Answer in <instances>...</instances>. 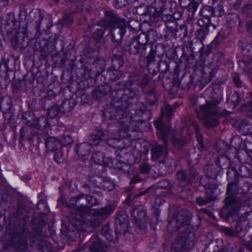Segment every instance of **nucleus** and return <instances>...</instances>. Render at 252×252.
<instances>
[{"instance_id": "obj_1", "label": "nucleus", "mask_w": 252, "mask_h": 252, "mask_svg": "<svg viewBox=\"0 0 252 252\" xmlns=\"http://www.w3.org/2000/svg\"><path fill=\"white\" fill-rule=\"evenodd\" d=\"M82 200H85L90 206L81 204L75 212H71L69 220L77 230L89 231L98 226L102 220L105 219L113 211L110 205L100 209L92 210L91 207L99 204L96 198L89 194H84Z\"/></svg>"}, {"instance_id": "obj_2", "label": "nucleus", "mask_w": 252, "mask_h": 252, "mask_svg": "<svg viewBox=\"0 0 252 252\" xmlns=\"http://www.w3.org/2000/svg\"><path fill=\"white\" fill-rule=\"evenodd\" d=\"M1 26L6 32L7 37L11 40V44L14 48L25 49L28 42L25 43V38H28L29 32L27 30V24L21 23L17 29L14 15L8 13L1 17Z\"/></svg>"}, {"instance_id": "obj_3", "label": "nucleus", "mask_w": 252, "mask_h": 252, "mask_svg": "<svg viewBox=\"0 0 252 252\" xmlns=\"http://www.w3.org/2000/svg\"><path fill=\"white\" fill-rule=\"evenodd\" d=\"M105 18L98 22V25L111 30V35L114 42L122 40L126 32V21L118 17L112 11L104 12Z\"/></svg>"}, {"instance_id": "obj_4", "label": "nucleus", "mask_w": 252, "mask_h": 252, "mask_svg": "<svg viewBox=\"0 0 252 252\" xmlns=\"http://www.w3.org/2000/svg\"><path fill=\"white\" fill-rule=\"evenodd\" d=\"M221 101L220 98H215L200 106L197 115L199 119L204 121L206 127H213L218 125V120L222 115L218 107Z\"/></svg>"}, {"instance_id": "obj_5", "label": "nucleus", "mask_w": 252, "mask_h": 252, "mask_svg": "<svg viewBox=\"0 0 252 252\" xmlns=\"http://www.w3.org/2000/svg\"><path fill=\"white\" fill-rule=\"evenodd\" d=\"M125 111L122 110L123 114H126V117H123L120 120L122 128L125 131H135L136 128L139 127V124H142L145 121L140 117L144 114L147 109L143 104H139L135 112V116L133 117L129 113L128 107H125Z\"/></svg>"}, {"instance_id": "obj_6", "label": "nucleus", "mask_w": 252, "mask_h": 252, "mask_svg": "<svg viewBox=\"0 0 252 252\" xmlns=\"http://www.w3.org/2000/svg\"><path fill=\"white\" fill-rule=\"evenodd\" d=\"M189 224L188 216L180 212L177 215L172 216L170 219L167 229L170 233L179 231L181 233H185L183 235L187 236L190 227Z\"/></svg>"}, {"instance_id": "obj_7", "label": "nucleus", "mask_w": 252, "mask_h": 252, "mask_svg": "<svg viewBox=\"0 0 252 252\" xmlns=\"http://www.w3.org/2000/svg\"><path fill=\"white\" fill-rule=\"evenodd\" d=\"M233 186L232 184L228 185L226 193L227 196L225 198V205L220 211V215L221 217L229 218L237 213L240 208L239 203L235 200L234 197L231 194Z\"/></svg>"}, {"instance_id": "obj_8", "label": "nucleus", "mask_w": 252, "mask_h": 252, "mask_svg": "<svg viewBox=\"0 0 252 252\" xmlns=\"http://www.w3.org/2000/svg\"><path fill=\"white\" fill-rule=\"evenodd\" d=\"M117 86L118 87L115 88V92L112 94L115 97L114 100L119 102V104L124 107H128V101L135 95V93L124 82H119Z\"/></svg>"}, {"instance_id": "obj_9", "label": "nucleus", "mask_w": 252, "mask_h": 252, "mask_svg": "<svg viewBox=\"0 0 252 252\" xmlns=\"http://www.w3.org/2000/svg\"><path fill=\"white\" fill-rule=\"evenodd\" d=\"M209 175L207 174L205 179L208 180V182L203 185L206 189V194L207 196L205 198L199 196L196 199V203L199 206L206 205L208 202L213 201L216 199L217 195L219 193L217 189V185L214 182L212 178H209Z\"/></svg>"}, {"instance_id": "obj_10", "label": "nucleus", "mask_w": 252, "mask_h": 252, "mask_svg": "<svg viewBox=\"0 0 252 252\" xmlns=\"http://www.w3.org/2000/svg\"><path fill=\"white\" fill-rule=\"evenodd\" d=\"M28 124L29 126H32L30 127V130L32 136L29 138V140L36 137L38 141H40L42 136L45 134L44 131V129L49 127L47 119L44 117H41L36 119L32 124L30 123L29 121L28 122Z\"/></svg>"}, {"instance_id": "obj_11", "label": "nucleus", "mask_w": 252, "mask_h": 252, "mask_svg": "<svg viewBox=\"0 0 252 252\" xmlns=\"http://www.w3.org/2000/svg\"><path fill=\"white\" fill-rule=\"evenodd\" d=\"M198 175V173L194 169L186 171L180 170L176 173V177L179 183L185 182L190 185H192L193 182L198 185L202 184L201 178Z\"/></svg>"}, {"instance_id": "obj_12", "label": "nucleus", "mask_w": 252, "mask_h": 252, "mask_svg": "<svg viewBox=\"0 0 252 252\" xmlns=\"http://www.w3.org/2000/svg\"><path fill=\"white\" fill-rule=\"evenodd\" d=\"M28 235V231L23 226L20 230L16 231L12 236L11 240L12 246L19 250H25L27 247Z\"/></svg>"}, {"instance_id": "obj_13", "label": "nucleus", "mask_w": 252, "mask_h": 252, "mask_svg": "<svg viewBox=\"0 0 252 252\" xmlns=\"http://www.w3.org/2000/svg\"><path fill=\"white\" fill-rule=\"evenodd\" d=\"M114 106L111 105L110 107L104 109L103 111V115L106 120H111L116 119L117 117V115H121V117L119 119V123L122 127V125L120 123V120L123 117H126V114H123V112H121L122 110L125 111L126 108L121 104H119V102L115 101L113 104Z\"/></svg>"}, {"instance_id": "obj_14", "label": "nucleus", "mask_w": 252, "mask_h": 252, "mask_svg": "<svg viewBox=\"0 0 252 252\" xmlns=\"http://www.w3.org/2000/svg\"><path fill=\"white\" fill-rule=\"evenodd\" d=\"M143 36L145 38V42H142L140 41V36L131 40L128 46V50L130 54L133 55L139 54L141 56L145 55L147 40L146 37L145 35Z\"/></svg>"}, {"instance_id": "obj_15", "label": "nucleus", "mask_w": 252, "mask_h": 252, "mask_svg": "<svg viewBox=\"0 0 252 252\" xmlns=\"http://www.w3.org/2000/svg\"><path fill=\"white\" fill-rule=\"evenodd\" d=\"M132 216L135 219L136 224L141 229L146 227V212L142 206H139L135 208L132 212Z\"/></svg>"}, {"instance_id": "obj_16", "label": "nucleus", "mask_w": 252, "mask_h": 252, "mask_svg": "<svg viewBox=\"0 0 252 252\" xmlns=\"http://www.w3.org/2000/svg\"><path fill=\"white\" fill-rule=\"evenodd\" d=\"M190 245V242L187 236L182 235L178 237L172 244L171 247V252H181L182 250L188 249Z\"/></svg>"}, {"instance_id": "obj_17", "label": "nucleus", "mask_w": 252, "mask_h": 252, "mask_svg": "<svg viewBox=\"0 0 252 252\" xmlns=\"http://www.w3.org/2000/svg\"><path fill=\"white\" fill-rule=\"evenodd\" d=\"M107 131H98L96 134L91 135L89 137V142H87L91 145L96 146L99 144L100 141L104 140L107 142V144L111 146L112 145L109 143V141L111 139L109 138Z\"/></svg>"}, {"instance_id": "obj_18", "label": "nucleus", "mask_w": 252, "mask_h": 252, "mask_svg": "<svg viewBox=\"0 0 252 252\" xmlns=\"http://www.w3.org/2000/svg\"><path fill=\"white\" fill-rule=\"evenodd\" d=\"M162 140L163 141V145L157 144L153 146L151 149V158L153 160H156L160 158L163 154L166 155L167 154V139H162Z\"/></svg>"}, {"instance_id": "obj_19", "label": "nucleus", "mask_w": 252, "mask_h": 252, "mask_svg": "<svg viewBox=\"0 0 252 252\" xmlns=\"http://www.w3.org/2000/svg\"><path fill=\"white\" fill-rule=\"evenodd\" d=\"M42 138L45 140L46 147L49 151H56L61 147V143L59 138L54 136L47 137L46 134L43 135Z\"/></svg>"}, {"instance_id": "obj_20", "label": "nucleus", "mask_w": 252, "mask_h": 252, "mask_svg": "<svg viewBox=\"0 0 252 252\" xmlns=\"http://www.w3.org/2000/svg\"><path fill=\"white\" fill-rule=\"evenodd\" d=\"M168 138H171L172 140V145L176 148H181L186 143L183 137H178L177 131L173 130L168 131L167 140Z\"/></svg>"}, {"instance_id": "obj_21", "label": "nucleus", "mask_w": 252, "mask_h": 252, "mask_svg": "<svg viewBox=\"0 0 252 252\" xmlns=\"http://www.w3.org/2000/svg\"><path fill=\"white\" fill-rule=\"evenodd\" d=\"M88 245L91 251L93 252H105V247L104 243L97 238H91Z\"/></svg>"}, {"instance_id": "obj_22", "label": "nucleus", "mask_w": 252, "mask_h": 252, "mask_svg": "<svg viewBox=\"0 0 252 252\" xmlns=\"http://www.w3.org/2000/svg\"><path fill=\"white\" fill-rule=\"evenodd\" d=\"M209 9H211L210 7H204L200 11L202 17L199 19L197 21V25L201 27H207L210 26L211 20L210 15L206 14Z\"/></svg>"}, {"instance_id": "obj_23", "label": "nucleus", "mask_w": 252, "mask_h": 252, "mask_svg": "<svg viewBox=\"0 0 252 252\" xmlns=\"http://www.w3.org/2000/svg\"><path fill=\"white\" fill-rule=\"evenodd\" d=\"M162 117H163L160 116V117L156 121L155 123V126L157 130L159 131L161 138L167 139L168 131L172 130V129L170 127L164 128L163 122H162Z\"/></svg>"}, {"instance_id": "obj_24", "label": "nucleus", "mask_w": 252, "mask_h": 252, "mask_svg": "<svg viewBox=\"0 0 252 252\" xmlns=\"http://www.w3.org/2000/svg\"><path fill=\"white\" fill-rule=\"evenodd\" d=\"M91 148L89 144L84 142L77 144L75 148V151L79 156L84 157L89 154Z\"/></svg>"}, {"instance_id": "obj_25", "label": "nucleus", "mask_w": 252, "mask_h": 252, "mask_svg": "<svg viewBox=\"0 0 252 252\" xmlns=\"http://www.w3.org/2000/svg\"><path fill=\"white\" fill-rule=\"evenodd\" d=\"M106 159H107V158L104 157L103 153L96 152L93 154L91 161H93L94 163L99 165H106L108 164Z\"/></svg>"}, {"instance_id": "obj_26", "label": "nucleus", "mask_w": 252, "mask_h": 252, "mask_svg": "<svg viewBox=\"0 0 252 252\" xmlns=\"http://www.w3.org/2000/svg\"><path fill=\"white\" fill-rule=\"evenodd\" d=\"M173 187V182L167 180H162L158 182L157 188L158 189H166L168 192H172Z\"/></svg>"}, {"instance_id": "obj_27", "label": "nucleus", "mask_w": 252, "mask_h": 252, "mask_svg": "<svg viewBox=\"0 0 252 252\" xmlns=\"http://www.w3.org/2000/svg\"><path fill=\"white\" fill-rule=\"evenodd\" d=\"M1 109L3 113H9L12 110L11 100L9 98H3L1 101Z\"/></svg>"}, {"instance_id": "obj_28", "label": "nucleus", "mask_w": 252, "mask_h": 252, "mask_svg": "<svg viewBox=\"0 0 252 252\" xmlns=\"http://www.w3.org/2000/svg\"><path fill=\"white\" fill-rule=\"evenodd\" d=\"M166 1L160 0L158 3V6H156L155 14L157 17H160L166 12Z\"/></svg>"}, {"instance_id": "obj_29", "label": "nucleus", "mask_w": 252, "mask_h": 252, "mask_svg": "<svg viewBox=\"0 0 252 252\" xmlns=\"http://www.w3.org/2000/svg\"><path fill=\"white\" fill-rule=\"evenodd\" d=\"M146 99L148 103L151 105L156 104L158 96L154 89L150 90L147 94Z\"/></svg>"}, {"instance_id": "obj_30", "label": "nucleus", "mask_w": 252, "mask_h": 252, "mask_svg": "<svg viewBox=\"0 0 252 252\" xmlns=\"http://www.w3.org/2000/svg\"><path fill=\"white\" fill-rule=\"evenodd\" d=\"M73 102L69 100H65L63 101L61 105L60 109L61 111L63 113L69 112L71 111L74 107Z\"/></svg>"}, {"instance_id": "obj_31", "label": "nucleus", "mask_w": 252, "mask_h": 252, "mask_svg": "<svg viewBox=\"0 0 252 252\" xmlns=\"http://www.w3.org/2000/svg\"><path fill=\"white\" fill-rule=\"evenodd\" d=\"M34 23H35V29L37 32H38L40 29V25L42 20L43 19L44 16L41 11L36 12L34 13Z\"/></svg>"}, {"instance_id": "obj_32", "label": "nucleus", "mask_w": 252, "mask_h": 252, "mask_svg": "<svg viewBox=\"0 0 252 252\" xmlns=\"http://www.w3.org/2000/svg\"><path fill=\"white\" fill-rule=\"evenodd\" d=\"M191 125L193 126V127L194 128V129L196 132V139L200 145V148L201 149H204V144H203L202 137L199 132L200 129H199V126L197 125L196 123L194 121H192L191 122Z\"/></svg>"}, {"instance_id": "obj_33", "label": "nucleus", "mask_w": 252, "mask_h": 252, "mask_svg": "<svg viewBox=\"0 0 252 252\" xmlns=\"http://www.w3.org/2000/svg\"><path fill=\"white\" fill-rule=\"evenodd\" d=\"M61 143V146L62 145L66 146L72 143L73 139L70 134H63L59 138Z\"/></svg>"}, {"instance_id": "obj_34", "label": "nucleus", "mask_w": 252, "mask_h": 252, "mask_svg": "<svg viewBox=\"0 0 252 252\" xmlns=\"http://www.w3.org/2000/svg\"><path fill=\"white\" fill-rule=\"evenodd\" d=\"M251 170V169L247 166L245 165H241L239 168L237 174L239 176H241L243 178L250 177Z\"/></svg>"}, {"instance_id": "obj_35", "label": "nucleus", "mask_w": 252, "mask_h": 252, "mask_svg": "<svg viewBox=\"0 0 252 252\" xmlns=\"http://www.w3.org/2000/svg\"><path fill=\"white\" fill-rule=\"evenodd\" d=\"M166 115L167 118H171L173 115V108L172 106L167 104L165 107L161 109V116Z\"/></svg>"}, {"instance_id": "obj_36", "label": "nucleus", "mask_w": 252, "mask_h": 252, "mask_svg": "<svg viewBox=\"0 0 252 252\" xmlns=\"http://www.w3.org/2000/svg\"><path fill=\"white\" fill-rule=\"evenodd\" d=\"M140 76L135 73H130L128 76V86H132L134 85H137V83L139 81Z\"/></svg>"}, {"instance_id": "obj_37", "label": "nucleus", "mask_w": 252, "mask_h": 252, "mask_svg": "<svg viewBox=\"0 0 252 252\" xmlns=\"http://www.w3.org/2000/svg\"><path fill=\"white\" fill-rule=\"evenodd\" d=\"M208 34V32L206 30L199 29L195 33L196 38L203 44V41L204 40L206 35Z\"/></svg>"}, {"instance_id": "obj_38", "label": "nucleus", "mask_w": 252, "mask_h": 252, "mask_svg": "<svg viewBox=\"0 0 252 252\" xmlns=\"http://www.w3.org/2000/svg\"><path fill=\"white\" fill-rule=\"evenodd\" d=\"M84 196V194H80L77 197H74L70 199L69 202L67 205L68 208H74L75 207L77 203L80 202V200H82L83 197Z\"/></svg>"}, {"instance_id": "obj_39", "label": "nucleus", "mask_w": 252, "mask_h": 252, "mask_svg": "<svg viewBox=\"0 0 252 252\" xmlns=\"http://www.w3.org/2000/svg\"><path fill=\"white\" fill-rule=\"evenodd\" d=\"M61 111V109L57 106H54L49 109L48 111V114L50 118H54L56 117Z\"/></svg>"}, {"instance_id": "obj_40", "label": "nucleus", "mask_w": 252, "mask_h": 252, "mask_svg": "<svg viewBox=\"0 0 252 252\" xmlns=\"http://www.w3.org/2000/svg\"><path fill=\"white\" fill-rule=\"evenodd\" d=\"M150 78L148 74H144L141 78L140 77L139 81L137 83V85L141 87L146 86L149 83Z\"/></svg>"}, {"instance_id": "obj_41", "label": "nucleus", "mask_w": 252, "mask_h": 252, "mask_svg": "<svg viewBox=\"0 0 252 252\" xmlns=\"http://www.w3.org/2000/svg\"><path fill=\"white\" fill-rule=\"evenodd\" d=\"M223 7L221 5H218L217 7L213 8L212 10L211 14H213L214 16L220 17L224 14Z\"/></svg>"}, {"instance_id": "obj_42", "label": "nucleus", "mask_w": 252, "mask_h": 252, "mask_svg": "<svg viewBox=\"0 0 252 252\" xmlns=\"http://www.w3.org/2000/svg\"><path fill=\"white\" fill-rule=\"evenodd\" d=\"M39 249L43 252H50L52 250V245L48 242L43 241L41 243Z\"/></svg>"}, {"instance_id": "obj_43", "label": "nucleus", "mask_w": 252, "mask_h": 252, "mask_svg": "<svg viewBox=\"0 0 252 252\" xmlns=\"http://www.w3.org/2000/svg\"><path fill=\"white\" fill-rule=\"evenodd\" d=\"M94 181H95V180H90L89 181V184H85L83 185L82 187L85 189L86 191H88L91 193L94 192V190L92 189V186H93L94 188L97 186L94 183Z\"/></svg>"}, {"instance_id": "obj_44", "label": "nucleus", "mask_w": 252, "mask_h": 252, "mask_svg": "<svg viewBox=\"0 0 252 252\" xmlns=\"http://www.w3.org/2000/svg\"><path fill=\"white\" fill-rule=\"evenodd\" d=\"M155 54H156L155 50L153 47H151L150 53L146 57L147 64L148 65H150L151 63H152L155 62Z\"/></svg>"}, {"instance_id": "obj_45", "label": "nucleus", "mask_w": 252, "mask_h": 252, "mask_svg": "<svg viewBox=\"0 0 252 252\" xmlns=\"http://www.w3.org/2000/svg\"><path fill=\"white\" fill-rule=\"evenodd\" d=\"M54 160L58 163H61L63 161V153L61 150L56 152L54 157Z\"/></svg>"}, {"instance_id": "obj_46", "label": "nucleus", "mask_w": 252, "mask_h": 252, "mask_svg": "<svg viewBox=\"0 0 252 252\" xmlns=\"http://www.w3.org/2000/svg\"><path fill=\"white\" fill-rule=\"evenodd\" d=\"M158 67L159 71L164 72L165 71L168 69L169 65L165 61L160 60L158 63Z\"/></svg>"}, {"instance_id": "obj_47", "label": "nucleus", "mask_w": 252, "mask_h": 252, "mask_svg": "<svg viewBox=\"0 0 252 252\" xmlns=\"http://www.w3.org/2000/svg\"><path fill=\"white\" fill-rule=\"evenodd\" d=\"M222 232L227 236L231 237L237 236V234L234 232L233 229L228 227H223L222 228Z\"/></svg>"}, {"instance_id": "obj_48", "label": "nucleus", "mask_w": 252, "mask_h": 252, "mask_svg": "<svg viewBox=\"0 0 252 252\" xmlns=\"http://www.w3.org/2000/svg\"><path fill=\"white\" fill-rule=\"evenodd\" d=\"M104 34L103 30L97 29L93 35V38L96 41H99L103 37Z\"/></svg>"}, {"instance_id": "obj_49", "label": "nucleus", "mask_w": 252, "mask_h": 252, "mask_svg": "<svg viewBox=\"0 0 252 252\" xmlns=\"http://www.w3.org/2000/svg\"><path fill=\"white\" fill-rule=\"evenodd\" d=\"M139 168L141 173L146 174L148 173L150 170V167L147 163H143L140 165Z\"/></svg>"}, {"instance_id": "obj_50", "label": "nucleus", "mask_w": 252, "mask_h": 252, "mask_svg": "<svg viewBox=\"0 0 252 252\" xmlns=\"http://www.w3.org/2000/svg\"><path fill=\"white\" fill-rule=\"evenodd\" d=\"M102 233L108 241H112V238L109 232V227L108 226H104L103 227L102 229Z\"/></svg>"}, {"instance_id": "obj_51", "label": "nucleus", "mask_w": 252, "mask_h": 252, "mask_svg": "<svg viewBox=\"0 0 252 252\" xmlns=\"http://www.w3.org/2000/svg\"><path fill=\"white\" fill-rule=\"evenodd\" d=\"M233 81L235 85L237 87H241L242 86V82L240 79L239 76L238 75H236L233 77Z\"/></svg>"}, {"instance_id": "obj_52", "label": "nucleus", "mask_w": 252, "mask_h": 252, "mask_svg": "<svg viewBox=\"0 0 252 252\" xmlns=\"http://www.w3.org/2000/svg\"><path fill=\"white\" fill-rule=\"evenodd\" d=\"M142 181V179L140 177L139 175L136 174L133 176L132 179L131 180L130 183V184H135V183L140 182Z\"/></svg>"}, {"instance_id": "obj_53", "label": "nucleus", "mask_w": 252, "mask_h": 252, "mask_svg": "<svg viewBox=\"0 0 252 252\" xmlns=\"http://www.w3.org/2000/svg\"><path fill=\"white\" fill-rule=\"evenodd\" d=\"M244 244L247 249L252 251V237L249 240L244 241Z\"/></svg>"}, {"instance_id": "obj_54", "label": "nucleus", "mask_w": 252, "mask_h": 252, "mask_svg": "<svg viewBox=\"0 0 252 252\" xmlns=\"http://www.w3.org/2000/svg\"><path fill=\"white\" fill-rule=\"evenodd\" d=\"M28 131V127H23L20 130L21 136L24 138Z\"/></svg>"}, {"instance_id": "obj_55", "label": "nucleus", "mask_w": 252, "mask_h": 252, "mask_svg": "<svg viewBox=\"0 0 252 252\" xmlns=\"http://www.w3.org/2000/svg\"><path fill=\"white\" fill-rule=\"evenodd\" d=\"M247 31L252 34V21H249L247 23Z\"/></svg>"}, {"instance_id": "obj_56", "label": "nucleus", "mask_w": 252, "mask_h": 252, "mask_svg": "<svg viewBox=\"0 0 252 252\" xmlns=\"http://www.w3.org/2000/svg\"><path fill=\"white\" fill-rule=\"evenodd\" d=\"M220 38H221V37H220L219 36H216V38H215V39L212 42V45L214 46V45H217V44H218L220 42Z\"/></svg>"}, {"instance_id": "obj_57", "label": "nucleus", "mask_w": 252, "mask_h": 252, "mask_svg": "<svg viewBox=\"0 0 252 252\" xmlns=\"http://www.w3.org/2000/svg\"><path fill=\"white\" fill-rule=\"evenodd\" d=\"M10 0H0V7L7 5Z\"/></svg>"}, {"instance_id": "obj_58", "label": "nucleus", "mask_w": 252, "mask_h": 252, "mask_svg": "<svg viewBox=\"0 0 252 252\" xmlns=\"http://www.w3.org/2000/svg\"><path fill=\"white\" fill-rule=\"evenodd\" d=\"M235 228L237 232L240 233L242 230V224L241 222H237Z\"/></svg>"}, {"instance_id": "obj_59", "label": "nucleus", "mask_w": 252, "mask_h": 252, "mask_svg": "<svg viewBox=\"0 0 252 252\" xmlns=\"http://www.w3.org/2000/svg\"><path fill=\"white\" fill-rule=\"evenodd\" d=\"M126 151V149H121V150H118L117 151V154L120 157V158H122L123 157V154L124 153H126L125 152Z\"/></svg>"}, {"instance_id": "obj_60", "label": "nucleus", "mask_w": 252, "mask_h": 252, "mask_svg": "<svg viewBox=\"0 0 252 252\" xmlns=\"http://www.w3.org/2000/svg\"><path fill=\"white\" fill-rule=\"evenodd\" d=\"M244 50H247L249 52L252 51V44L246 45Z\"/></svg>"}, {"instance_id": "obj_61", "label": "nucleus", "mask_w": 252, "mask_h": 252, "mask_svg": "<svg viewBox=\"0 0 252 252\" xmlns=\"http://www.w3.org/2000/svg\"><path fill=\"white\" fill-rule=\"evenodd\" d=\"M122 217H120V218L117 219V220H116L117 222L120 223V224L121 225H124L125 227L126 226V224L125 223V222H122Z\"/></svg>"}, {"instance_id": "obj_62", "label": "nucleus", "mask_w": 252, "mask_h": 252, "mask_svg": "<svg viewBox=\"0 0 252 252\" xmlns=\"http://www.w3.org/2000/svg\"><path fill=\"white\" fill-rule=\"evenodd\" d=\"M180 28H181L183 30H184L185 32H184V35H187V33H188L187 30V27L185 26H181L180 27Z\"/></svg>"}, {"instance_id": "obj_63", "label": "nucleus", "mask_w": 252, "mask_h": 252, "mask_svg": "<svg viewBox=\"0 0 252 252\" xmlns=\"http://www.w3.org/2000/svg\"><path fill=\"white\" fill-rule=\"evenodd\" d=\"M201 211L203 212H204L206 214H207L209 216H211L212 215V213L209 211L207 209H201Z\"/></svg>"}, {"instance_id": "obj_64", "label": "nucleus", "mask_w": 252, "mask_h": 252, "mask_svg": "<svg viewBox=\"0 0 252 252\" xmlns=\"http://www.w3.org/2000/svg\"><path fill=\"white\" fill-rule=\"evenodd\" d=\"M210 7L211 8V9H209L208 10V11H207V13H206V14H208L209 15H210V17L211 15H213V14H211V13L212 10H213V8L211 7Z\"/></svg>"}]
</instances>
